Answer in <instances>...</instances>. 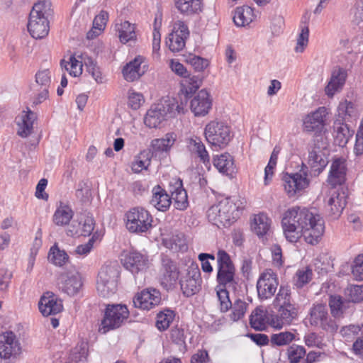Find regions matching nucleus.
Returning a JSON list of instances; mask_svg holds the SVG:
<instances>
[{
    "label": "nucleus",
    "mask_w": 363,
    "mask_h": 363,
    "mask_svg": "<svg viewBox=\"0 0 363 363\" xmlns=\"http://www.w3.org/2000/svg\"><path fill=\"white\" fill-rule=\"evenodd\" d=\"M291 289L289 286L281 285L274 300V306L292 303L291 302Z\"/></svg>",
    "instance_id": "obj_54"
},
{
    "label": "nucleus",
    "mask_w": 363,
    "mask_h": 363,
    "mask_svg": "<svg viewBox=\"0 0 363 363\" xmlns=\"http://www.w3.org/2000/svg\"><path fill=\"white\" fill-rule=\"evenodd\" d=\"M185 61L199 72L203 71L209 65L208 60L191 53L186 56Z\"/></svg>",
    "instance_id": "obj_55"
},
{
    "label": "nucleus",
    "mask_w": 363,
    "mask_h": 363,
    "mask_svg": "<svg viewBox=\"0 0 363 363\" xmlns=\"http://www.w3.org/2000/svg\"><path fill=\"white\" fill-rule=\"evenodd\" d=\"M169 191L171 200H174V207L180 211H184L189 206L186 191L183 186L182 180L180 178H174L169 183Z\"/></svg>",
    "instance_id": "obj_22"
},
{
    "label": "nucleus",
    "mask_w": 363,
    "mask_h": 363,
    "mask_svg": "<svg viewBox=\"0 0 363 363\" xmlns=\"http://www.w3.org/2000/svg\"><path fill=\"white\" fill-rule=\"evenodd\" d=\"M362 326L359 325H349L346 326H343L340 331V333L342 336V337L345 338L347 340L350 339H353L355 336L359 335V332L362 330Z\"/></svg>",
    "instance_id": "obj_60"
},
{
    "label": "nucleus",
    "mask_w": 363,
    "mask_h": 363,
    "mask_svg": "<svg viewBox=\"0 0 363 363\" xmlns=\"http://www.w3.org/2000/svg\"><path fill=\"white\" fill-rule=\"evenodd\" d=\"M38 308L44 316L55 315L63 309L62 301L50 291H47L40 298Z\"/></svg>",
    "instance_id": "obj_23"
},
{
    "label": "nucleus",
    "mask_w": 363,
    "mask_h": 363,
    "mask_svg": "<svg viewBox=\"0 0 363 363\" xmlns=\"http://www.w3.org/2000/svg\"><path fill=\"white\" fill-rule=\"evenodd\" d=\"M212 101L206 89L201 90L191 101V110L196 116L206 115L211 108Z\"/></svg>",
    "instance_id": "obj_27"
},
{
    "label": "nucleus",
    "mask_w": 363,
    "mask_h": 363,
    "mask_svg": "<svg viewBox=\"0 0 363 363\" xmlns=\"http://www.w3.org/2000/svg\"><path fill=\"white\" fill-rule=\"evenodd\" d=\"M62 68H65L71 76L77 77L82 73V62L77 60L74 55H71L69 61L62 60L60 61Z\"/></svg>",
    "instance_id": "obj_46"
},
{
    "label": "nucleus",
    "mask_w": 363,
    "mask_h": 363,
    "mask_svg": "<svg viewBox=\"0 0 363 363\" xmlns=\"http://www.w3.org/2000/svg\"><path fill=\"white\" fill-rule=\"evenodd\" d=\"M152 153L150 150H144L136 157L132 164V169L135 173L140 172L143 169H147L150 164Z\"/></svg>",
    "instance_id": "obj_43"
},
{
    "label": "nucleus",
    "mask_w": 363,
    "mask_h": 363,
    "mask_svg": "<svg viewBox=\"0 0 363 363\" xmlns=\"http://www.w3.org/2000/svg\"><path fill=\"white\" fill-rule=\"evenodd\" d=\"M338 117L337 118H345V121L350 119H356L359 116V111L354 104L351 101H345L340 104L338 107Z\"/></svg>",
    "instance_id": "obj_47"
},
{
    "label": "nucleus",
    "mask_w": 363,
    "mask_h": 363,
    "mask_svg": "<svg viewBox=\"0 0 363 363\" xmlns=\"http://www.w3.org/2000/svg\"><path fill=\"white\" fill-rule=\"evenodd\" d=\"M271 220L264 213L256 215L252 224L253 232L259 237L265 235L269 230Z\"/></svg>",
    "instance_id": "obj_40"
},
{
    "label": "nucleus",
    "mask_w": 363,
    "mask_h": 363,
    "mask_svg": "<svg viewBox=\"0 0 363 363\" xmlns=\"http://www.w3.org/2000/svg\"><path fill=\"white\" fill-rule=\"evenodd\" d=\"M161 302V294L159 290L149 288L143 289L137 294L133 298V303L136 308L143 310H150L158 306Z\"/></svg>",
    "instance_id": "obj_17"
},
{
    "label": "nucleus",
    "mask_w": 363,
    "mask_h": 363,
    "mask_svg": "<svg viewBox=\"0 0 363 363\" xmlns=\"http://www.w3.org/2000/svg\"><path fill=\"white\" fill-rule=\"evenodd\" d=\"M170 67L172 72L184 79L182 82V90L185 91L186 97L195 93L201 86L203 78L201 74L191 76L182 63L173 60L171 61Z\"/></svg>",
    "instance_id": "obj_12"
},
{
    "label": "nucleus",
    "mask_w": 363,
    "mask_h": 363,
    "mask_svg": "<svg viewBox=\"0 0 363 363\" xmlns=\"http://www.w3.org/2000/svg\"><path fill=\"white\" fill-rule=\"evenodd\" d=\"M281 226L286 239L296 242L302 236L311 245L318 242L324 233V220L306 208L294 206L283 215Z\"/></svg>",
    "instance_id": "obj_1"
},
{
    "label": "nucleus",
    "mask_w": 363,
    "mask_h": 363,
    "mask_svg": "<svg viewBox=\"0 0 363 363\" xmlns=\"http://www.w3.org/2000/svg\"><path fill=\"white\" fill-rule=\"evenodd\" d=\"M164 111V107L162 106H160L159 104L152 106L150 109L147 111L145 116V124L151 128L159 127L162 122L167 118Z\"/></svg>",
    "instance_id": "obj_33"
},
{
    "label": "nucleus",
    "mask_w": 363,
    "mask_h": 363,
    "mask_svg": "<svg viewBox=\"0 0 363 363\" xmlns=\"http://www.w3.org/2000/svg\"><path fill=\"white\" fill-rule=\"evenodd\" d=\"M269 320L267 311L259 307L256 308L250 315V325L255 330L262 331L265 330Z\"/></svg>",
    "instance_id": "obj_38"
},
{
    "label": "nucleus",
    "mask_w": 363,
    "mask_h": 363,
    "mask_svg": "<svg viewBox=\"0 0 363 363\" xmlns=\"http://www.w3.org/2000/svg\"><path fill=\"white\" fill-rule=\"evenodd\" d=\"M352 22L355 25H359L363 22V0H356L353 8L350 11Z\"/></svg>",
    "instance_id": "obj_58"
},
{
    "label": "nucleus",
    "mask_w": 363,
    "mask_h": 363,
    "mask_svg": "<svg viewBox=\"0 0 363 363\" xmlns=\"http://www.w3.org/2000/svg\"><path fill=\"white\" fill-rule=\"evenodd\" d=\"M84 60V64L86 67L87 72L92 76L94 80L98 84H102L105 82L104 77L100 70L97 63L90 57H86Z\"/></svg>",
    "instance_id": "obj_49"
},
{
    "label": "nucleus",
    "mask_w": 363,
    "mask_h": 363,
    "mask_svg": "<svg viewBox=\"0 0 363 363\" xmlns=\"http://www.w3.org/2000/svg\"><path fill=\"white\" fill-rule=\"evenodd\" d=\"M284 189L289 197L296 196L304 189L308 186L309 179L305 172L295 174H285L283 176Z\"/></svg>",
    "instance_id": "obj_16"
},
{
    "label": "nucleus",
    "mask_w": 363,
    "mask_h": 363,
    "mask_svg": "<svg viewBox=\"0 0 363 363\" xmlns=\"http://www.w3.org/2000/svg\"><path fill=\"white\" fill-rule=\"evenodd\" d=\"M144 101V98L142 94L137 93L135 91H129L128 96V106L133 110L138 109L143 102Z\"/></svg>",
    "instance_id": "obj_63"
},
{
    "label": "nucleus",
    "mask_w": 363,
    "mask_h": 363,
    "mask_svg": "<svg viewBox=\"0 0 363 363\" xmlns=\"http://www.w3.org/2000/svg\"><path fill=\"white\" fill-rule=\"evenodd\" d=\"M313 272L308 267L303 269H299L296 273V280L295 285L298 288H302L305 284H308L312 279Z\"/></svg>",
    "instance_id": "obj_57"
},
{
    "label": "nucleus",
    "mask_w": 363,
    "mask_h": 363,
    "mask_svg": "<svg viewBox=\"0 0 363 363\" xmlns=\"http://www.w3.org/2000/svg\"><path fill=\"white\" fill-rule=\"evenodd\" d=\"M309 28L308 26H304L301 29V32L297 38L296 46L295 51L296 52H303L308 43Z\"/></svg>",
    "instance_id": "obj_59"
},
{
    "label": "nucleus",
    "mask_w": 363,
    "mask_h": 363,
    "mask_svg": "<svg viewBox=\"0 0 363 363\" xmlns=\"http://www.w3.org/2000/svg\"><path fill=\"white\" fill-rule=\"evenodd\" d=\"M201 282L200 269L197 264H194L188 267L186 273L182 275L179 280L181 289L186 297L198 293L201 289Z\"/></svg>",
    "instance_id": "obj_13"
},
{
    "label": "nucleus",
    "mask_w": 363,
    "mask_h": 363,
    "mask_svg": "<svg viewBox=\"0 0 363 363\" xmlns=\"http://www.w3.org/2000/svg\"><path fill=\"white\" fill-rule=\"evenodd\" d=\"M175 316L174 311L164 309L157 315L156 326L160 331L167 330Z\"/></svg>",
    "instance_id": "obj_48"
},
{
    "label": "nucleus",
    "mask_w": 363,
    "mask_h": 363,
    "mask_svg": "<svg viewBox=\"0 0 363 363\" xmlns=\"http://www.w3.org/2000/svg\"><path fill=\"white\" fill-rule=\"evenodd\" d=\"M278 315H272L270 325L280 329L284 324H289L297 316V309L293 303L278 306Z\"/></svg>",
    "instance_id": "obj_24"
},
{
    "label": "nucleus",
    "mask_w": 363,
    "mask_h": 363,
    "mask_svg": "<svg viewBox=\"0 0 363 363\" xmlns=\"http://www.w3.org/2000/svg\"><path fill=\"white\" fill-rule=\"evenodd\" d=\"M295 335L291 332H281L279 333L272 334L270 338V343L272 347L274 346H284L290 344Z\"/></svg>",
    "instance_id": "obj_51"
},
{
    "label": "nucleus",
    "mask_w": 363,
    "mask_h": 363,
    "mask_svg": "<svg viewBox=\"0 0 363 363\" xmlns=\"http://www.w3.org/2000/svg\"><path fill=\"white\" fill-rule=\"evenodd\" d=\"M344 294L350 303L363 301V284L348 286L345 289Z\"/></svg>",
    "instance_id": "obj_50"
},
{
    "label": "nucleus",
    "mask_w": 363,
    "mask_h": 363,
    "mask_svg": "<svg viewBox=\"0 0 363 363\" xmlns=\"http://www.w3.org/2000/svg\"><path fill=\"white\" fill-rule=\"evenodd\" d=\"M189 35L188 26L182 21L175 23L172 33L169 35L166 43L169 50L174 52L182 50Z\"/></svg>",
    "instance_id": "obj_15"
},
{
    "label": "nucleus",
    "mask_w": 363,
    "mask_h": 363,
    "mask_svg": "<svg viewBox=\"0 0 363 363\" xmlns=\"http://www.w3.org/2000/svg\"><path fill=\"white\" fill-rule=\"evenodd\" d=\"M36 118L37 116L34 112L30 110L27 112L23 111L17 122V134L21 138L29 136L33 132V123Z\"/></svg>",
    "instance_id": "obj_32"
},
{
    "label": "nucleus",
    "mask_w": 363,
    "mask_h": 363,
    "mask_svg": "<svg viewBox=\"0 0 363 363\" xmlns=\"http://www.w3.org/2000/svg\"><path fill=\"white\" fill-rule=\"evenodd\" d=\"M218 272L216 281L218 287H235L238 281L235 278V267L230 255L223 250L217 252Z\"/></svg>",
    "instance_id": "obj_4"
},
{
    "label": "nucleus",
    "mask_w": 363,
    "mask_h": 363,
    "mask_svg": "<svg viewBox=\"0 0 363 363\" xmlns=\"http://www.w3.org/2000/svg\"><path fill=\"white\" fill-rule=\"evenodd\" d=\"M308 321L311 325L319 328L328 333L334 334L338 329L337 321L329 315L328 307L323 303L314 304L311 308Z\"/></svg>",
    "instance_id": "obj_9"
},
{
    "label": "nucleus",
    "mask_w": 363,
    "mask_h": 363,
    "mask_svg": "<svg viewBox=\"0 0 363 363\" xmlns=\"http://www.w3.org/2000/svg\"><path fill=\"white\" fill-rule=\"evenodd\" d=\"M162 285L168 287L176 283L179 278V269L176 263L167 255H162Z\"/></svg>",
    "instance_id": "obj_26"
},
{
    "label": "nucleus",
    "mask_w": 363,
    "mask_h": 363,
    "mask_svg": "<svg viewBox=\"0 0 363 363\" xmlns=\"http://www.w3.org/2000/svg\"><path fill=\"white\" fill-rule=\"evenodd\" d=\"M326 109L320 107L315 111L308 115L303 121V129L306 132H315V136L323 131L325 126Z\"/></svg>",
    "instance_id": "obj_25"
},
{
    "label": "nucleus",
    "mask_w": 363,
    "mask_h": 363,
    "mask_svg": "<svg viewBox=\"0 0 363 363\" xmlns=\"http://www.w3.org/2000/svg\"><path fill=\"white\" fill-rule=\"evenodd\" d=\"M204 134L208 143L219 147H225L231 139L230 127L223 122H210L205 128Z\"/></svg>",
    "instance_id": "obj_10"
},
{
    "label": "nucleus",
    "mask_w": 363,
    "mask_h": 363,
    "mask_svg": "<svg viewBox=\"0 0 363 363\" xmlns=\"http://www.w3.org/2000/svg\"><path fill=\"white\" fill-rule=\"evenodd\" d=\"M226 288L227 287H218V286L216 287V294L220 303V310L222 313L227 312L232 307L229 292Z\"/></svg>",
    "instance_id": "obj_52"
},
{
    "label": "nucleus",
    "mask_w": 363,
    "mask_h": 363,
    "mask_svg": "<svg viewBox=\"0 0 363 363\" xmlns=\"http://www.w3.org/2000/svg\"><path fill=\"white\" fill-rule=\"evenodd\" d=\"M48 259L55 265L62 267L69 261V256L65 250H60L57 244H55L50 249Z\"/></svg>",
    "instance_id": "obj_44"
},
{
    "label": "nucleus",
    "mask_w": 363,
    "mask_h": 363,
    "mask_svg": "<svg viewBox=\"0 0 363 363\" xmlns=\"http://www.w3.org/2000/svg\"><path fill=\"white\" fill-rule=\"evenodd\" d=\"M143 62L144 58L138 55L133 60L127 63L122 70L124 79L128 82H133L138 79L146 71L145 65L143 67H141Z\"/></svg>",
    "instance_id": "obj_29"
},
{
    "label": "nucleus",
    "mask_w": 363,
    "mask_h": 363,
    "mask_svg": "<svg viewBox=\"0 0 363 363\" xmlns=\"http://www.w3.org/2000/svg\"><path fill=\"white\" fill-rule=\"evenodd\" d=\"M119 271L117 264L103 266L98 274L97 291L102 297H109L117 291Z\"/></svg>",
    "instance_id": "obj_8"
},
{
    "label": "nucleus",
    "mask_w": 363,
    "mask_h": 363,
    "mask_svg": "<svg viewBox=\"0 0 363 363\" xmlns=\"http://www.w3.org/2000/svg\"><path fill=\"white\" fill-rule=\"evenodd\" d=\"M152 198L151 203L160 211H167L172 203L171 197L167 191L160 185L152 189Z\"/></svg>",
    "instance_id": "obj_31"
},
{
    "label": "nucleus",
    "mask_w": 363,
    "mask_h": 363,
    "mask_svg": "<svg viewBox=\"0 0 363 363\" xmlns=\"http://www.w3.org/2000/svg\"><path fill=\"white\" fill-rule=\"evenodd\" d=\"M213 165L219 172L228 176L232 177L235 172V166L233 157L228 152L214 157Z\"/></svg>",
    "instance_id": "obj_34"
},
{
    "label": "nucleus",
    "mask_w": 363,
    "mask_h": 363,
    "mask_svg": "<svg viewBox=\"0 0 363 363\" xmlns=\"http://www.w3.org/2000/svg\"><path fill=\"white\" fill-rule=\"evenodd\" d=\"M35 82L41 88L48 89L50 85V72L49 69L38 71L35 74Z\"/></svg>",
    "instance_id": "obj_62"
},
{
    "label": "nucleus",
    "mask_w": 363,
    "mask_h": 363,
    "mask_svg": "<svg viewBox=\"0 0 363 363\" xmlns=\"http://www.w3.org/2000/svg\"><path fill=\"white\" fill-rule=\"evenodd\" d=\"M88 357V345L85 342L78 343L70 351L69 359L74 363L86 361Z\"/></svg>",
    "instance_id": "obj_45"
},
{
    "label": "nucleus",
    "mask_w": 363,
    "mask_h": 363,
    "mask_svg": "<svg viewBox=\"0 0 363 363\" xmlns=\"http://www.w3.org/2000/svg\"><path fill=\"white\" fill-rule=\"evenodd\" d=\"M347 77V70L339 66L335 67L331 73L330 79L325 91L328 96H333L335 93L344 86Z\"/></svg>",
    "instance_id": "obj_30"
},
{
    "label": "nucleus",
    "mask_w": 363,
    "mask_h": 363,
    "mask_svg": "<svg viewBox=\"0 0 363 363\" xmlns=\"http://www.w3.org/2000/svg\"><path fill=\"white\" fill-rule=\"evenodd\" d=\"M121 261L124 267L134 275L145 272L149 267L148 257L137 251L130 252Z\"/></svg>",
    "instance_id": "obj_19"
},
{
    "label": "nucleus",
    "mask_w": 363,
    "mask_h": 363,
    "mask_svg": "<svg viewBox=\"0 0 363 363\" xmlns=\"http://www.w3.org/2000/svg\"><path fill=\"white\" fill-rule=\"evenodd\" d=\"M328 304L330 313L335 320L343 318L344 313L350 305L347 299L343 300L339 295L330 296Z\"/></svg>",
    "instance_id": "obj_35"
},
{
    "label": "nucleus",
    "mask_w": 363,
    "mask_h": 363,
    "mask_svg": "<svg viewBox=\"0 0 363 363\" xmlns=\"http://www.w3.org/2000/svg\"><path fill=\"white\" fill-rule=\"evenodd\" d=\"M255 18L253 9L248 6H242L236 9L233 21L237 26H246L252 22Z\"/></svg>",
    "instance_id": "obj_37"
},
{
    "label": "nucleus",
    "mask_w": 363,
    "mask_h": 363,
    "mask_svg": "<svg viewBox=\"0 0 363 363\" xmlns=\"http://www.w3.org/2000/svg\"><path fill=\"white\" fill-rule=\"evenodd\" d=\"M186 144L188 150L192 155H196L203 163L209 162V155L200 138L194 136L192 138H188L186 140Z\"/></svg>",
    "instance_id": "obj_36"
},
{
    "label": "nucleus",
    "mask_w": 363,
    "mask_h": 363,
    "mask_svg": "<svg viewBox=\"0 0 363 363\" xmlns=\"http://www.w3.org/2000/svg\"><path fill=\"white\" fill-rule=\"evenodd\" d=\"M288 358L291 363H298L306 355L303 346L292 345L287 350Z\"/></svg>",
    "instance_id": "obj_56"
},
{
    "label": "nucleus",
    "mask_w": 363,
    "mask_h": 363,
    "mask_svg": "<svg viewBox=\"0 0 363 363\" xmlns=\"http://www.w3.org/2000/svg\"><path fill=\"white\" fill-rule=\"evenodd\" d=\"M330 197L327 201L326 211L330 216L336 219L341 215L347 204V189L341 187L338 189H330Z\"/></svg>",
    "instance_id": "obj_14"
},
{
    "label": "nucleus",
    "mask_w": 363,
    "mask_h": 363,
    "mask_svg": "<svg viewBox=\"0 0 363 363\" xmlns=\"http://www.w3.org/2000/svg\"><path fill=\"white\" fill-rule=\"evenodd\" d=\"M53 14L52 4L49 0L35 3L29 14L28 30L33 38L41 39L48 35L49 18Z\"/></svg>",
    "instance_id": "obj_2"
},
{
    "label": "nucleus",
    "mask_w": 363,
    "mask_h": 363,
    "mask_svg": "<svg viewBox=\"0 0 363 363\" xmlns=\"http://www.w3.org/2000/svg\"><path fill=\"white\" fill-rule=\"evenodd\" d=\"M108 13L107 11H101L93 21V28L101 31L104 29L108 21Z\"/></svg>",
    "instance_id": "obj_64"
},
{
    "label": "nucleus",
    "mask_w": 363,
    "mask_h": 363,
    "mask_svg": "<svg viewBox=\"0 0 363 363\" xmlns=\"http://www.w3.org/2000/svg\"><path fill=\"white\" fill-rule=\"evenodd\" d=\"M238 216V207L230 198L221 199L207 211L208 220L218 228L230 226Z\"/></svg>",
    "instance_id": "obj_3"
},
{
    "label": "nucleus",
    "mask_w": 363,
    "mask_h": 363,
    "mask_svg": "<svg viewBox=\"0 0 363 363\" xmlns=\"http://www.w3.org/2000/svg\"><path fill=\"white\" fill-rule=\"evenodd\" d=\"M73 216L74 212L72 208L61 202L54 213L53 222L57 225H65L69 223Z\"/></svg>",
    "instance_id": "obj_41"
},
{
    "label": "nucleus",
    "mask_w": 363,
    "mask_h": 363,
    "mask_svg": "<svg viewBox=\"0 0 363 363\" xmlns=\"http://www.w3.org/2000/svg\"><path fill=\"white\" fill-rule=\"evenodd\" d=\"M352 273L357 280L363 281V254L355 257L352 266Z\"/></svg>",
    "instance_id": "obj_61"
},
{
    "label": "nucleus",
    "mask_w": 363,
    "mask_h": 363,
    "mask_svg": "<svg viewBox=\"0 0 363 363\" xmlns=\"http://www.w3.org/2000/svg\"><path fill=\"white\" fill-rule=\"evenodd\" d=\"M175 6L181 13L186 15L199 13L202 10L201 0H176Z\"/></svg>",
    "instance_id": "obj_39"
},
{
    "label": "nucleus",
    "mask_w": 363,
    "mask_h": 363,
    "mask_svg": "<svg viewBox=\"0 0 363 363\" xmlns=\"http://www.w3.org/2000/svg\"><path fill=\"white\" fill-rule=\"evenodd\" d=\"M59 289L69 296L77 294L82 286L80 274L78 272H64L57 279Z\"/></svg>",
    "instance_id": "obj_18"
},
{
    "label": "nucleus",
    "mask_w": 363,
    "mask_h": 363,
    "mask_svg": "<svg viewBox=\"0 0 363 363\" xmlns=\"http://www.w3.org/2000/svg\"><path fill=\"white\" fill-rule=\"evenodd\" d=\"M247 303L241 300L237 299L234 303H232V313L230 315V320L233 321H238L242 318L247 311Z\"/></svg>",
    "instance_id": "obj_53"
},
{
    "label": "nucleus",
    "mask_w": 363,
    "mask_h": 363,
    "mask_svg": "<svg viewBox=\"0 0 363 363\" xmlns=\"http://www.w3.org/2000/svg\"><path fill=\"white\" fill-rule=\"evenodd\" d=\"M125 226L130 233H145L152 227V216L143 207L131 208L125 214Z\"/></svg>",
    "instance_id": "obj_6"
},
{
    "label": "nucleus",
    "mask_w": 363,
    "mask_h": 363,
    "mask_svg": "<svg viewBox=\"0 0 363 363\" xmlns=\"http://www.w3.org/2000/svg\"><path fill=\"white\" fill-rule=\"evenodd\" d=\"M330 150L322 135L314 136L308 150V162L314 171L322 172L328 163Z\"/></svg>",
    "instance_id": "obj_5"
},
{
    "label": "nucleus",
    "mask_w": 363,
    "mask_h": 363,
    "mask_svg": "<svg viewBox=\"0 0 363 363\" xmlns=\"http://www.w3.org/2000/svg\"><path fill=\"white\" fill-rule=\"evenodd\" d=\"M333 128L335 143L340 147H345L353 135L354 131L350 130L345 118H336Z\"/></svg>",
    "instance_id": "obj_28"
},
{
    "label": "nucleus",
    "mask_w": 363,
    "mask_h": 363,
    "mask_svg": "<svg viewBox=\"0 0 363 363\" xmlns=\"http://www.w3.org/2000/svg\"><path fill=\"white\" fill-rule=\"evenodd\" d=\"M279 286L277 274L272 269H267L262 272L257 281V291L258 298L264 301L272 298Z\"/></svg>",
    "instance_id": "obj_11"
},
{
    "label": "nucleus",
    "mask_w": 363,
    "mask_h": 363,
    "mask_svg": "<svg viewBox=\"0 0 363 363\" xmlns=\"http://www.w3.org/2000/svg\"><path fill=\"white\" fill-rule=\"evenodd\" d=\"M115 28L118 33L120 41L123 43H126L136 38L135 26L129 21H125L123 23H116Z\"/></svg>",
    "instance_id": "obj_42"
},
{
    "label": "nucleus",
    "mask_w": 363,
    "mask_h": 363,
    "mask_svg": "<svg viewBox=\"0 0 363 363\" xmlns=\"http://www.w3.org/2000/svg\"><path fill=\"white\" fill-rule=\"evenodd\" d=\"M129 317V311L125 305L108 304L99 331L105 334L111 330L120 328Z\"/></svg>",
    "instance_id": "obj_7"
},
{
    "label": "nucleus",
    "mask_w": 363,
    "mask_h": 363,
    "mask_svg": "<svg viewBox=\"0 0 363 363\" xmlns=\"http://www.w3.org/2000/svg\"><path fill=\"white\" fill-rule=\"evenodd\" d=\"M21 346L16 335L11 332L0 334V357L9 359L20 352Z\"/></svg>",
    "instance_id": "obj_21"
},
{
    "label": "nucleus",
    "mask_w": 363,
    "mask_h": 363,
    "mask_svg": "<svg viewBox=\"0 0 363 363\" xmlns=\"http://www.w3.org/2000/svg\"><path fill=\"white\" fill-rule=\"evenodd\" d=\"M345 161L342 158H337L333 160L327 182L332 186L331 189H338L342 186L346 180Z\"/></svg>",
    "instance_id": "obj_20"
}]
</instances>
